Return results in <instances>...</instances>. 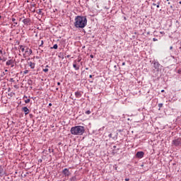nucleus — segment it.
Segmentation results:
<instances>
[{
	"instance_id": "nucleus-34",
	"label": "nucleus",
	"mask_w": 181,
	"mask_h": 181,
	"mask_svg": "<svg viewBox=\"0 0 181 181\" xmlns=\"http://www.w3.org/2000/svg\"><path fill=\"white\" fill-rule=\"evenodd\" d=\"M23 98H27V99H28V96L24 95V96H23Z\"/></svg>"
},
{
	"instance_id": "nucleus-41",
	"label": "nucleus",
	"mask_w": 181,
	"mask_h": 181,
	"mask_svg": "<svg viewBox=\"0 0 181 181\" xmlns=\"http://www.w3.org/2000/svg\"><path fill=\"white\" fill-rule=\"evenodd\" d=\"M41 12H42V10H39V13H41Z\"/></svg>"
},
{
	"instance_id": "nucleus-20",
	"label": "nucleus",
	"mask_w": 181,
	"mask_h": 181,
	"mask_svg": "<svg viewBox=\"0 0 181 181\" xmlns=\"http://www.w3.org/2000/svg\"><path fill=\"white\" fill-rule=\"evenodd\" d=\"M85 114H86L87 115H90V114H91V111L88 110L85 112Z\"/></svg>"
},
{
	"instance_id": "nucleus-45",
	"label": "nucleus",
	"mask_w": 181,
	"mask_h": 181,
	"mask_svg": "<svg viewBox=\"0 0 181 181\" xmlns=\"http://www.w3.org/2000/svg\"><path fill=\"white\" fill-rule=\"evenodd\" d=\"M179 4L181 5V1H180Z\"/></svg>"
},
{
	"instance_id": "nucleus-39",
	"label": "nucleus",
	"mask_w": 181,
	"mask_h": 181,
	"mask_svg": "<svg viewBox=\"0 0 181 181\" xmlns=\"http://www.w3.org/2000/svg\"><path fill=\"white\" fill-rule=\"evenodd\" d=\"M161 93H165V90H161Z\"/></svg>"
},
{
	"instance_id": "nucleus-36",
	"label": "nucleus",
	"mask_w": 181,
	"mask_h": 181,
	"mask_svg": "<svg viewBox=\"0 0 181 181\" xmlns=\"http://www.w3.org/2000/svg\"><path fill=\"white\" fill-rule=\"evenodd\" d=\"M172 49H173V47H170V49L172 50Z\"/></svg>"
},
{
	"instance_id": "nucleus-18",
	"label": "nucleus",
	"mask_w": 181,
	"mask_h": 181,
	"mask_svg": "<svg viewBox=\"0 0 181 181\" xmlns=\"http://www.w3.org/2000/svg\"><path fill=\"white\" fill-rule=\"evenodd\" d=\"M25 104H29V103H30V99L27 98V99L25 100Z\"/></svg>"
},
{
	"instance_id": "nucleus-38",
	"label": "nucleus",
	"mask_w": 181,
	"mask_h": 181,
	"mask_svg": "<svg viewBox=\"0 0 181 181\" xmlns=\"http://www.w3.org/2000/svg\"><path fill=\"white\" fill-rule=\"evenodd\" d=\"M57 86H60V82H58V83H57Z\"/></svg>"
},
{
	"instance_id": "nucleus-12",
	"label": "nucleus",
	"mask_w": 181,
	"mask_h": 181,
	"mask_svg": "<svg viewBox=\"0 0 181 181\" xmlns=\"http://www.w3.org/2000/svg\"><path fill=\"white\" fill-rule=\"evenodd\" d=\"M23 23H24V25H29V23H30V19L25 18L24 20H23Z\"/></svg>"
},
{
	"instance_id": "nucleus-31",
	"label": "nucleus",
	"mask_w": 181,
	"mask_h": 181,
	"mask_svg": "<svg viewBox=\"0 0 181 181\" xmlns=\"http://www.w3.org/2000/svg\"><path fill=\"white\" fill-rule=\"evenodd\" d=\"M91 59L94 58V56L93 54L90 55Z\"/></svg>"
},
{
	"instance_id": "nucleus-40",
	"label": "nucleus",
	"mask_w": 181,
	"mask_h": 181,
	"mask_svg": "<svg viewBox=\"0 0 181 181\" xmlns=\"http://www.w3.org/2000/svg\"><path fill=\"white\" fill-rule=\"evenodd\" d=\"M49 107H52V103H49Z\"/></svg>"
},
{
	"instance_id": "nucleus-5",
	"label": "nucleus",
	"mask_w": 181,
	"mask_h": 181,
	"mask_svg": "<svg viewBox=\"0 0 181 181\" xmlns=\"http://www.w3.org/2000/svg\"><path fill=\"white\" fill-rule=\"evenodd\" d=\"M144 155H145L144 151H138L136 154V158H139V159H142V158H144Z\"/></svg>"
},
{
	"instance_id": "nucleus-16",
	"label": "nucleus",
	"mask_w": 181,
	"mask_h": 181,
	"mask_svg": "<svg viewBox=\"0 0 181 181\" xmlns=\"http://www.w3.org/2000/svg\"><path fill=\"white\" fill-rule=\"evenodd\" d=\"M11 21L14 25H18V22H16V19L15 18L12 17Z\"/></svg>"
},
{
	"instance_id": "nucleus-8",
	"label": "nucleus",
	"mask_w": 181,
	"mask_h": 181,
	"mask_svg": "<svg viewBox=\"0 0 181 181\" xmlns=\"http://www.w3.org/2000/svg\"><path fill=\"white\" fill-rule=\"evenodd\" d=\"M159 66H160L159 62H153V67H154V69H156V70H158L159 69Z\"/></svg>"
},
{
	"instance_id": "nucleus-35",
	"label": "nucleus",
	"mask_w": 181,
	"mask_h": 181,
	"mask_svg": "<svg viewBox=\"0 0 181 181\" xmlns=\"http://www.w3.org/2000/svg\"><path fill=\"white\" fill-rule=\"evenodd\" d=\"M153 6H156V4L153 3Z\"/></svg>"
},
{
	"instance_id": "nucleus-29",
	"label": "nucleus",
	"mask_w": 181,
	"mask_h": 181,
	"mask_svg": "<svg viewBox=\"0 0 181 181\" xmlns=\"http://www.w3.org/2000/svg\"><path fill=\"white\" fill-rule=\"evenodd\" d=\"M158 40V39H156V38H153V42H156Z\"/></svg>"
},
{
	"instance_id": "nucleus-25",
	"label": "nucleus",
	"mask_w": 181,
	"mask_h": 181,
	"mask_svg": "<svg viewBox=\"0 0 181 181\" xmlns=\"http://www.w3.org/2000/svg\"><path fill=\"white\" fill-rule=\"evenodd\" d=\"M43 44H44V42H43V40H42V41H41V44L40 45V47L43 46Z\"/></svg>"
},
{
	"instance_id": "nucleus-7",
	"label": "nucleus",
	"mask_w": 181,
	"mask_h": 181,
	"mask_svg": "<svg viewBox=\"0 0 181 181\" xmlns=\"http://www.w3.org/2000/svg\"><path fill=\"white\" fill-rule=\"evenodd\" d=\"M62 173L64 175V176H70L71 175L70 171L67 168L64 169L62 170Z\"/></svg>"
},
{
	"instance_id": "nucleus-21",
	"label": "nucleus",
	"mask_w": 181,
	"mask_h": 181,
	"mask_svg": "<svg viewBox=\"0 0 181 181\" xmlns=\"http://www.w3.org/2000/svg\"><path fill=\"white\" fill-rule=\"evenodd\" d=\"M14 88H16V90H18L19 88V86L18 85H14L13 86Z\"/></svg>"
},
{
	"instance_id": "nucleus-49",
	"label": "nucleus",
	"mask_w": 181,
	"mask_h": 181,
	"mask_svg": "<svg viewBox=\"0 0 181 181\" xmlns=\"http://www.w3.org/2000/svg\"><path fill=\"white\" fill-rule=\"evenodd\" d=\"M167 1H169V0H167Z\"/></svg>"
},
{
	"instance_id": "nucleus-4",
	"label": "nucleus",
	"mask_w": 181,
	"mask_h": 181,
	"mask_svg": "<svg viewBox=\"0 0 181 181\" xmlns=\"http://www.w3.org/2000/svg\"><path fill=\"white\" fill-rule=\"evenodd\" d=\"M32 53H33V52L32 51V49H29V47H26L25 53L23 54V57L24 58H26V54H28V56H30Z\"/></svg>"
},
{
	"instance_id": "nucleus-44",
	"label": "nucleus",
	"mask_w": 181,
	"mask_h": 181,
	"mask_svg": "<svg viewBox=\"0 0 181 181\" xmlns=\"http://www.w3.org/2000/svg\"><path fill=\"white\" fill-rule=\"evenodd\" d=\"M113 148H117V146H114Z\"/></svg>"
},
{
	"instance_id": "nucleus-15",
	"label": "nucleus",
	"mask_w": 181,
	"mask_h": 181,
	"mask_svg": "<svg viewBox=\"0 0 181 181\" xmlns=\"http://www.w3.org/2000/svg\"><path fill=\"white\" fill-rule=\"evenodd\" d=\"M73 67L75 69V70H79L80 67L77 66V64H76V61H74V63L73 64Z\"/></svg>"
},
{
	"instance_id": "nucleus-48",
	"label": "nucleus",
	"mask_w": 181,
	"mask_h": 181,
	"mask_svg": "<svg viewBox=\"0 0 181 181\" xmlns=\"http://www.w3.org/2000/svg\"><path fill=\"white\" fill-rule=\"evenodd\" d=\"M42 1H45L46 0H42Z\"/></svg>"
},
{
	"instance_id": "nucleus-26",
	"label": "nucleus",
	"mask_w": 181,
	"mask_h": 181,
	"mask_svg": "<svg viewBox=\"0 0 181 181\" xmlns=\"http://www.w3.org/2000/svg\"><path fill=\"white\" fill-rule=\"evenodd\" d=\"M49 153H51V152H54V150L52 149H51V148H49Z\"/></svg>"
},
{
	"instance_id": "nucleus-17",
	"label": "nucleus",
	"mask_w": 181,
	"mask_h": 181,
	"mask_svg": "<svg viewBox=\"0 0 181 181\" xmlns=\"http://www.w3.org/2000/svg\"><path fill=\"white\" fill-rule=\"evenodd\" d=\"M57 47H59V46L57 45V44H55V45H54L53 47H51V49H57Z\"/></svg>"
},
{
	"instance_id": "nucleus-9",
	"label": "nucleus",
	"mask_w": 181,
	"mask_h": 181,
	"mask_svg": "<svg viewBox=\"0 0 181 181\" xmlns=\"http://www.w3.org/2000/svg\"><path fill=\"white\" fill-rule=\"evenodd\" d=\"M23 112H25V115H28V114H29L30 112V110L28 108V107H24L22 108Z\"/></svg>"
},
{
	"instance_id": "nucleus-28",
	"label": "nucleus",
	"mask_w": 181,
	"mask_h": 181,
	"mask_svg": "<svg viewBox=\"0 0 181 181\" xmlns=\"http://www.w3.org/2000/svg\"><path fill=\"white\" fill-rule=\"evenodd\" d=\"M0 54H4V51L2 49L0 50Z\"/></svg>"
},
{
	"instance_id": "nucleus-43",
	"label": "nucleus",
	"mask_w": 181,
	"mask_h": 181,
	"mask_svg": "<svg viewBox=\"0 0 181 181\" xmlns=\"http://www.w3.org/2000/svg\"><path fill=\"white\" fill-rule=\"evenodd\" d=\"M56 90H57V91L59 90V88H57Z\"/></svg>"
},
{
	"instance_id": "nucleus-10",
	"label": "nucleus",
	"mask_w": 181,
	"mask_h": 181,
	"mask_svg": "<svg viewBox=\"0 0 181 181\" xmlns=\"http://www.w3.org/2000/svg\"><path fill=\"white\" fill-rule=\"evenodd\" d=\"M5 175V170H4V167L0 165V176L2 177Z\"/></svg>"
},
{
	"instance_id": "nucleus-1",
	"label": "nucleus",
	"mask_w": 181,
	"mask_h": 181,
	"mask_svg": "<svg viewBox=\"0 0 181 181\" xmlns=\"http://www.w3.org/2000/svg\"><path fill=\"white\" fill-rule=\"evenodd\" d=\"M74 25L76 29H84L87 26V18L83 16H76Z\"/></svg>"
},
{
	"instance_id": "nucleus-46",
	"label": "nucleus",
	"mask_w": 181,
	"mask_h": 181,
	"mask_svg": "<svg viewBox=\"0 0 181 181\" xmlns=\"http://www.w3.org/2000/svg\"><path fill=\"white\" fill-rule=\"evenodd\" d=\"M46 67H49V65H47Z\"/></svg>"
},
{
	"instance_id": "nucleus-37",
	"label": "nucleus",
	"mask_w": 181,
	"mask_h": 181,
	"mask_svg": "<svg viewBox=\"0 0 181 181\" xmlns=\"http://www.w3.org/2000/svg\"><path fill=\"white\" fill-rule=\"evenodd\" d=\"M122 66H125V62H123V63H122Z\"/></svg>"
},
{
	"instance_id": "nucleus-27",
	"label": "nucleus",
	"mask_w": 181,
	"mask_h": 181,
	"mask_svg": "<svg viewBox=\"0 0 181 181\" xmlns=\"http://www.w3.org/2000/svg\"><path fill=\"white\" fill-rule=\"evenodd\" d=\"M160 5V3H158L156 5V8H159Z\"/></svg>"
},
{
	"instance_id": "nucleus-11",
	"label": "nucleus",
	"mask_w": 181,
	"mask_h": 181,
	"mask_svg": "<svg viewBox=\"0 0 181 181\" xmlns=\"http://www.w3.org/2000/svg\"><path fill=\"white\" fill-rule=\"evenodd\" d=\"M25 49H26V46L25 45H19L18 46V50H21L22 53H23V52H25Z\"/></svg>"
},
{
	"instance_id": "nucleus-47",
	"label": "nucleus",
	"mask_w": 181,
	"mask_h": 181,
	"mask_svg": "<svg viewBox=\"0 0 181 181\" xmlns=\"http://www.w3.org/2000/svg\"><path fill=\"white\" fill-rule=\"evenodd\" d=\"M0 60H2V58H0Z\"/></svg>"
},
{
	"instance_id": "nucleus-42",
	"label": "nucleus",
	"mask_w": 181,
	"mask_h": 181,
	"mask_svg": "<svg viewBox=\"0 0 181 181\" xmlns=\"http://www.w3.org/2000/svg\"><path fill=\"white\" fill-rule=\"evenodd\" d=\"M66 57H68V58L70 57V55H67Z\"/></svg>"
},
{
	"instance_id": "nucleus-6",
	"label": "nucleus",
	"mask_w": 181,
	"mask_h": 181,
	"mask_svg": "<svg viewBox=\"0 0 181 181\" xmlns=\"http://www.w3.org/2000/svg\"><path fill=\"white\" fill-rule=\"evenodd\" d=\"M15 63V61L13 59H9L6 62V66H11V67H13L15 65L13 64Z\"/></svg>"
},
{
	"instance_id": "nucleus-14",
	"label": "nucleus",
	"mask_w": 181,
	"mask_h": 181,
	"mask_svg": "<svg viewBox=\"0 0 181 181\" xmlns=\"http://www.w3.org/2000/svg\"><path fill=\"white\" fill-rule=\"evenodd\" d=\"M28 64H29V66L30 67V69H35V63H33V62H30L28 63Z\"/></svg>"
},
{
	"instance_id": "nucleus-32",
	"label": "nucleus",
	"mask_w": 181,
	"mask_h": 181,
	"mask_svg": "<svg viewBox=\"0 0 181 181\" xmlns=\"http://www.w3.org/2000/svg\"><path fill=\"white\" fill-rule=\"evenodd\" d=\"M81 62V59H78V63H80Z\"/></svg>"
},
{
	"instance_id": "nucleus-24",
	"label": "nucleus",
	"mask_w": 181,
	"mask_h": 181,
	"mask_svg": "<svg viewBox=\"0 0 181 181\" xmlns=\"http://www.w3.org/2000/svg\"><path fill=\"white\" fill-rule=\"evenodd\" d=\"M28 73H29V71H28V70H25V71H24V74H28Z\"/></svg>"
},
{
	"instance_id": "nucleus-22",
	"label": "nucleus",
	"mask_w": 181,
	"mask_h": 181,
	"mask_svg": "<svg viewBox=\"0 0 181 181\" xmlns=\"http://www.w3.org/2000/svg\"><path fill=\"white\" fill-rule=\"evenodd\" d=\"M43 71H44L45 73H47V71H49V69H43Z\"/></svg>"
},
{
	"instance_id": "nucleus-30",
	"label": "nucleus",
	"mask_w": 181,
	"mask_h": 181,
	"mask_svg": "<svg viewBox=\"0 0 181 181\" xmlns=\"http://www.w3.org/2000/svg\"><path fill=\"white\" fill-rule=\"evenodd\" d=\"M125 181H129V178H125Z\"/></svg>"
},
{
	"instance_id": "nucleus-2",
	"label": "nucleus",
	"mask_w": 181,
	"mask_h": 181,
	"mask_svg": "<svg viewBox=\"0 0 181 181\" xmlns=\"http://www.w3.org/2000/svg\"><path fill=\"white\" fill-rule=\"evenodd\" d=\"M86 132V127L83 126H75L71 128L72 135H83Z\"/></svg>"
},
{
	"instance_id": "nucleus-13",
	"label": "nucleus",
	"mask_w": 181,
	"mask_h": 181,
	"mask_svg": "<svg viewBox=\"0 0 181 181\" xmlns=\"http://www.w3.org/2000/svg\"><path fill=\"white\" fill-rule=\"evenodd\" d=\"M75 95H76V98H81V97L82 95L81 92H80V91L75 92Z\"/></svg>"
},
{
	"instance_id": "nucleus-19",
	"label": "nucleus",
	"mask_w": 181,
	"mask_h": 181,
	"mask_svg": "<svg viewBox=\"0 0 181 181\" xmlns=\"http://www.w3.org/2000/svg\"><path fill=\"white\" fill-rule=\"evenodd\" d=\"M108 136L110 137V138H112V139H117V137H112V134H109V135H108Z\"/></svg>"
},
{
	"instance_id": "nucleus-3",
	"label": "nucleus",
	"mask_w": 181,
	"mask_h": 181,
	"mask_svg": "<svg viewBox=\"0 0 181 181\" xmlns=\"http://www.w3.org/2000/svg\"><path fill=\"white\" fill-rule=\"evenodd\" d=\"M172 145L174 146H177V148H180L181 146V138H177L172 141Z\"/></svg>"
},
{
	"instance_id": "nucleus-33",
	"label": "nucleus",
	"mask_w": 181,
	"mask_h": 181,
	"mask_svg": "<svg viewBox=\"0 0 181 181\" xmlns=\"http://www.w3.org/2000/svg\"><path fill=\"white\" fill-rule=\"evenodd\" d=\"M90 78H93V75L89 76Z\"/></svg>"
},
{
	"instance_id": "nucleus-23",
	"label": "nucleus",
	"mask_w": 181,
	"mask_h": 181,
	"mask_svg": "<svg viewBox=\"0 0 181 181\" xmlns=\"http://www.w3.org/2000/svg\"><path fill=\"white\" fill-rule=\"evenodd\" d=\"M158 107H159L160 108H162V107H163V103H159V104H158Z\"/></svg>"
}]
</instances>
